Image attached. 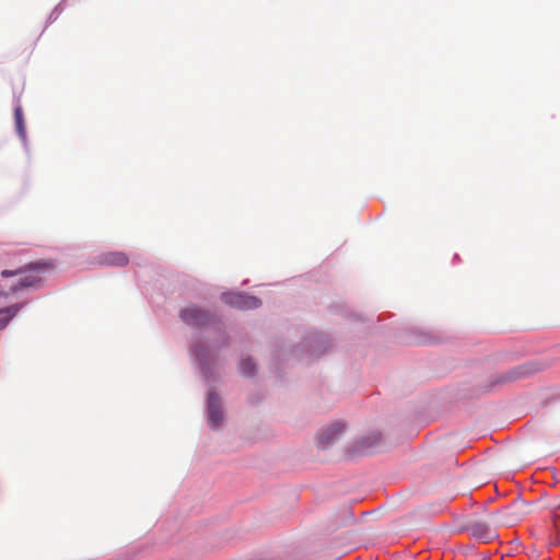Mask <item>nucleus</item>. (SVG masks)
Wrapping results in <instances>:
<instances>
[{
    "mask_svg": "<svg viewBox=\"0 0 560 560\" xmlns=\"http://www.w3.org/2000/svg\"><path fill=\"white\" fill-rule=\"evenodd\" d=\"M192 354L196 360L200 363L201 368L206 370L208 361L212 358L208 348L202 345H195L192 347Z\"/></svg>",
    "mask_w": 560,
    "mask_h": 560,
    "instance_id": "obj_6",
    "label": "nucleus"
},
{
    "mask_svg": "<svg viewBox=\"0 0 560 560\" xmlns=\"http://www.w3.org/2000/svg\"><path fill=\"white\" fill-rule=\"evenodd\" d=\"M20 306L12 305L10 307H5L0 310V330L3 329L10 319L19 312Z\"/></svg>",
    "mask_w": 560,
    "mask_h": 560,
    "instance_id": "obj_7",
    "label": "nucleus"
},
{
    "mask_svg": "<svg viewBox=\"0 0 560 560\" xmlns=\"http://www.w3.org/2000/svg\"><path fill=\"white\" fill-rule=\"evenodd\" d=\"M472 535L483 541H488L490 540L493 535L492 533L485 526V525H481V524H477L475 525L472 528Z\"/></svg>",
    "mask_w": 560,
    "mask_h": 560,
    "instance_id": "obj_9",
    "label": "nucleus"
},
{
    "mask_svg": "<svg viewBox=\"0 0 560 560\" xmlns=\"http://www.w3.org/2000/svg\"><path fill=\"white\" fill-rule=\"evenodd\" d=\"M380 439L378 434H375L373 435V439L371 440L370 438L365 439L362 441V445H361V448H366V447H370V446H373L376 441Z\"/></svg>",
    "mask_w": 560,
    "mask_h": 560,
    "instance_id": "obj_12",
    "label": "nucleus"
},
{
    "mask_svg": "<svg viewBox=\"0 0 560 560\" xmlns=\"http://www.w3.org/2000/svg\"><path fill=\"white\" fill-rule=\"evenodd\" d=\"M15 120H16V128H18L19 135L22 138H24L25 131H24V126H23V120H22V110L20 107L15 108Z\"/></svg>",
    "mask_w": 560,
    "mask_h": 560,
    "instance_id": "obj_11",
    "label": "nucleus"
},
{
    "mask_svg": "<svg viewBox=\"0 0 560 560\" xmlns=\"http://www.w3.org/2000/svg\"><path fill=\"white\" fill-rule=\"evenodd\" d=\"M180 317L186 324L196 327L205 326L210 322V315L207 312L196 307L184 310L180 314Z\"/></svg>",
    "mask_w": 560,
    "mask_h": 560,
    "instance_id": "obj_4",
    "label": "nucleus"
},
{
    "mask_svg": "<svg viewBox=\"0 0 560 560\" xmlns=\"http://www.w3.org/2000/svg\"><path fill=\"white\" fill-rule=\"evenodd\" d=\"M128 262V258L122 253H110L104 257V264L112 266H125Z\"/></svg>",
    "mask_w": 560,
    "mask_h": 560,
    "instance_id": "obj_8",
    "label": "nucleus"
},
{
    "mask_svg": "<svg viewBox=\"0 0 560 560\" xmlns=\"http://www.w3.org/2000/svg\"><path fill=\"white\" fill-rule=\"evenodd\" d=\"M222 300L224 303L240 310H253L260 305V300L256 296L246 295L238 292L223 293Z\"/></svg>",
    "mask_w": 560,
    "mask_h": 560,
    "instance_id": "obj_1",
    "label": "nucleus"
},
{
    "mask_svg": "<svg viewBox=\"0 0 560 560\" xmlns=\"http://www.w3.org/2000/svg\"><path fill=\"white\" fill-rule=\"evenodd\" d=\"M18 273H23V276L20 278L19 284L12 287V291L13 292H16L18 290H20L22 288L35 287L42 280V277L38 275L39 273L38 270L33 268V267H30L28 269H25V270L20 271V272H18V271H8V270H3L2 271V276L3 277H8V276H12V275H18Z\"/></svg>",
    "mask_w": 560,
    "mask_h": 560,
    "instance_id": "obj_2",
    "label": "nucleus"
},
{
    "mask_svg": "<svg viewBox=\"0 0 560 560\" xmlns=\"http://www.w3.org/2000/svg\"><path fill=\"white\" fill-rule=\"evenodd\" d=\"M208 422L212 428H218L223 421L221 402L215 393L210 392L207 399Z\"/></svg>",
    "mask_w": 560,
    "mask_h": 560,
    "instance_id": "obj_3",
    "label": "nucleus"
},
{
    "mask_svg": "<svg viewBox=\"0 0 560 560\" xmlns=\"http://www.w3.org/2000/svg\"><path fill=\"white\" fill-rule=\"evenodd\" d=\"M345 425L341 422H336L331 424L329 428L323 430L318 436L319 444L322 446H326L331 443L341 432L343 431Z\"/></svg>",
    "mask_w": 560,
    "mask_h": 560,
    "instance_id": "obj_5",
    "label": "nucleus"
},
{
    "mask_svg": "<svg viewBox=\"0 0 560 560\" xmlns=\"http://www.w3.org/2000/svg\"><path fill=\"white\" fill-rule=\"evenodd\" d=\"M240 370L244 375H252L255 371V363L252 359H243L240 363Z\"/></svg>",
    "mask_w": 560,
    "mask_h": 560,
    "instance_id": "obj_10",
    "label": "nucleus"
}]
</instances>
